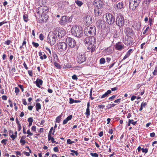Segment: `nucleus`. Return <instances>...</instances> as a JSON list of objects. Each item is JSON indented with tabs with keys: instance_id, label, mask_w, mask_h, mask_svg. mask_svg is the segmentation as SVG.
<instances>
[{
	"instance_id": "1",
	"label": "nucleus",
	"mask_w": 157,
	"mask_h": 157,
	"mask_svg": "<svg viewBox=\"0 0 157 157\" xmlns=\"http://www.w3.org/2000/svg\"><path fill=\"white\" fill-rule=\"evenodd\" d=\"M72 34L77 37H80L83 34V29L79 25H73L71 29Z\"/></svg>"
},
{
	"instance_id": "2",
	"label": "nucleus",
	"mask_w": 157,
	"mask_h": 157,
	"mask_svg": "<svg viewBox=\"0 0 157 157\" xmlns=\"http://www.w3.org/2000/svg\"><path fill=\"white\" fill-rule=\"evenodd\" d=\"M84 31L87 36L95 35L96 32L95 27L92 25L88 26L85 28Z\"/></svg>"
},
{
	"instance_id": "3",
	"label": "nucleus",
	"mask_w": 157,
	"mask_h": 157,
	"mask_svg": "<svg viewBox=\"0 0 157 157\" xmlns=\"http://www.w3.org/2000/svg\"><path fill=\"white\" fill-rule=\"evenodd\" d=\"M48 42L51 45H53L56 43L57 36L53 32H50L48 36Z\"/></svg>"
},
{
	"instance_id": "4",
	"label": "nucleus",
	"mask_w": 157,
	"mask_h": 157,
	"mask_svg": "<svg viewBox=\"0 0 157 157\" xmlns=\"http://www.w3.org/2000/svg\"><path fill=\"white\" fill-rule=\"evenodd\" d=\"M57 38H61L63 37L65 34V31L64 29L59 28H57L53 32Z\"/></svg>"
},
{
	"instance_id": "5",
	"label": "nucleus",
	"mask_w": 157,
	"mask_h": 157,
	"mask_svg": "<svg viewBox=\"0 0 157 157\" xmlns=\"http://www.w3.org/2000/svg\"><path fill=\"white\" fill-rule=\"evenodd\" d=\"M141 0H130L129 8L132 10H135L140 3Z\"/></svg>"
},
{
	"instance_id": "6",
	"label": "nucleus",
	"mask_w": 157,
	"mask_h": 157,
	"mask_svg": "<svg viewBox=\"0 0 157 157\" xmlns=\"http://www.w3.org/2000/svg\"><path fill=\"white\" fill-rule=\"evenodd\" d=\"M106 21L108 24L110 25L113 24L115 21L114 16L111 13H107L105 14Z\"/></svg>"
},
{
	"instance_id": "7",
	"label": "nucleus",
	"mask_w": 157,
	"mask_h": 157,
	"mask_svg": "<svg viewBox=\"0 0 157 157\" xmlns=\"http://www.w3.org/2000/svg\"><path fill=\"white\" fill-rule=\"evenodd\" d=\"M48 12V8L46 6H43L38 8L37 13L42 17L44 15Z\"/></svg>"
},
{
	"instance_id": "8",
	"label": "nucleus",
	"mask_w": 157,
	"mask_h": 157,
	"mask_svg": "<svg viewBox=\"0 0 157 157\" xmlns=\"http://www.w3.org/2000/svg\"><path fill=\"white\" fill-rule=\"evenodd\" d=\"M116 23L119 27H122L124 24V19L123 17L121 15L118 16L116 18Z\"/></svg>"
},
{
	"instance_id": "9",
	"label": "nucleus",
	"mask_w": 157,
	"mask_h": 157,
	"mask_svg": "<svg viewBox=\"0 0 157 157\" xmlns=\"http://www.w3.org/2000/svg\"><path fill=\"white\" fill-rule=\"evenodd\" d=\"M124 44L128 46H131L132 44L133 39L130 36H126L123 40Z\"/></svg>"
},
{
	"instance_id": "10",
	"label": "nucleus",
	"mask_w": 157,
	"mask_h": 157,
	"mask_svg": "<svg viewBox=\"0 0 157 157\" xmlns=\"http://www.w3.org/2000/svg\"><path fill=\"white\" fill-rule=\"evenodd\" d=\"M66 41L68 46L71 48H73L75 46L76 42L73 38L69 37H67Z\"/></svg>"
},
{
	"instance_id": "11",
	"label": "nucleus",
	"mask_w": 157,
	"mask_h": 157,
	"mask_svg": "<svg viewBox=\"0 0 157 157\" xmlns=\"http://www.w3.org/2000/svg\"><path fill=\"white\" fill-rule=\"evenodd\" d=\"M84 42L86 44H95V39L93 36L87 37L85 38Z\"/></svg>"
},
{
	"instance_id": "12",
	"label": "nucleus",
	"mask_w": 157,
	"mask_h": 157,
	"mask_svg": "<svg viewBox=\"0 0 157 157\" xmlns=\"http://www.w3.org/2000/svg\"><path fill=\"white\" fill-rule=\"evenodd\" d=\"M86 59V57L85 55L82 53H80L77 56V62L79 63H81L84 62Z\"/></svg>"
},
{
	"instance_id": "13",
	"label": "nucleus",
	"mask_w": 157,
	"mask_h": 157,
	"mask_svg": "<svg viewBox=\"0 0 157 157\" xmlns=\"http://www.w3.org/2000/svg\"><path fill=\"white\" fill-rule=\"evenodd\" d=\"M103 2L101 0H95L93 2V5L97 8L101 9L103 7Z\"/></svg>"
},
{
	"instance_id": "14",
	"label": "nucleus",
	"mask_w": 157,
	"mask_h": 157,
	"mask_svg": "<svg viewBox=\"0 0 157 157\" xmlns=\"http://www.w3.org/2000/svg\"><path fill=\"white\" fill-rule=\"evenodd\" d=\"M59 22L61 25H65L69 23V19L66 16H63L61 18L60 21Z\"/></svg>"
},
{
	"instance_id": "15",
	"label": "nucleus",
	"mask_w": 157,
	"mask_h": 157,
	"mask_svg": "<svg viewBox=\"0 0 157 157\" xmlns=\"http://www.w3.org/2000/svg\"><path fill=\"white\" fill-rule=\"evenodd\" d=\"M67 45L65 42H60L58 44V48L61 52H63L66 50Z\"/></svg>"
},
{
	"instance_id": "16",
	"label": "nucleus",
	"mask_w": 157,
	"mask_h": 157,
	"mask_svg": "<svg viewBox=\"0 0 157 157\" xmlns=\"http://www.w3.org/2000/svg\"><path fill=\"white\" fill-rule=\"evenodd\" d=\"M115 48L117 50L121 51L124 48V45L121 42H118L115 45Z\"/></svg>"
},
{
	"instance_id": "17",
	"label": "nucleus",
	"mask_w": 157,
	"mask_h": 157,
	"mask_svg": "<svg viewBox=\"0 0 157 157\" xmlns=\"http://www.w3.org/2000/svg\"><path fill=\"white\" fill-rule=\"evenodd\" d=\"M92 20L93 19L91 16L87 15L86 17L85 21L87 25L91 24L92 23Z\"/></svg>"
},
{
	"instance_id": "18",
	"label": "nucleus",
	"mask_w": 157,
	"mask_h": 157,
	"mask_svg": "<svg viewBox=\"0 0 157 157\" xmlns=\"http://www.w3.org/2000/svg\"><path fill=\"white\" fill-rule=\"evenodd\" d=\"M125 33L126 34V36H130L133 34V30L132 29L129 27H127L125 29Z\"/></svg>"
},
{
	"instance_id": "19",
	"label": "nucleus",
	"mask_w": 157,
	"mask_h": 157,
	"mask_svg": "<svg viewBox=\"0 0 157 157\" xmlns=\"http://www.w3.org/2000/svg\"><path fill=\"white\" fill-rule=\"evenodd\" d=\"M94 13L96 16H98L102 13V11L100 9L95 8L94 10Z\"/></svg>"
},
{
	"instance_id": "20",
	"label": "nucleus",
	"mask_w": 157,
	"mask_h": 157,
	"mask_svg": "<svg viewBox=\"0 0 157 157\" xmlns=\"http://www.w3.org/2000/svg\"><path fill=\"white\" fill-rule=\"evenodd\" d=\"M94 44H89L88 47V49L91 52H93L95 50V46L94 45Z\"/></svg>"
},
{
	"instance_id": "21",
	"label": "nucleus",
	"mask_w": 157,
	"mask_h": 157,
	"mask_svg": "<svg viewBox=\"0 0 157 157\" xmlns=\"http://www.w3.org/2000/svg\"><path fill=\"white\" fill-rule=\"evenodd\" d=\"M35 82L36 86L39 88L40 87V85H42L43 83L42 80L39 78H37Z\"/></svg>"
},
{
	"instance_id": "22",
	"label": "nucleus",
	"mask_w": 157,
	"mask_h": 157,
	"mask_svg": "<svg viewBox=\"0 0 157 157\" xmlns=\"http://www.w3.org/2000/svg\"><path fill=\"white\" fill-rule=\"evenodd\" d=\"M72 115H71L68 116L66 119L64 120L63 121V124H65L67 123L68 121L72 119Z\"/></svg>"
},
{
	"instance_id": "23",
	"label": "nucleus",
	"mask_w": 157,
	"mask_h": 157,
	"mask_svg": "<svg viewBox=\"0 0 157 157\" xmlns=\"http://www.w3.org/2000/svg\"><path fill=\"white\" fill-rule=\"evenodd\" d=\"M124 4L121 2H119L116 5V7L118 10H121L123 8Z\"/></svg>"
},
{
	"instance_id": "24",
	"label": "nucleus",
	"mask_w": 157,
	"mask_h": 157,
	"mask_svg": "<svg viewBox=\"0 0 157 157\" xmlns=\"http://www.w3.org/2000/svg\"><path fill=\"white\" fill-rule=\"evenodd\" d=\"M112 92L110 90H108L104 94H103L101 97V98H103L106 97L109 94L111 93Z\"/></svg>"
},
{
	"instance_id": "25",
	"label": "nucleus",
	"mask_w": 157,
	"mask_h": 157,
	"mask_svg": "<svg viewBox=\"0 0 157 157\" xmlns=\"http://www.w3.org/2000/svg\"><path fill=\"white\" fill-rule=\"evenodd\" d=\"M69 100H70L69 103L70 104H72L74 102L78 103V102H81V101L80 100H75L71 98H70Z\"/></svg>"
},
{
	"instance_id": "26",
	"label": "nucleus",
	"mask_w": 157,
	"mask_h": 157,
	"mask_svg": "<svg viewBox=\"0 0 157 157\" xmlns=\"http://www.w3.org/2000/svg\"><path fill=\"white\" fill-rule=\"evenodd\" d=\"M75 3L78 6L81 7L83 4L82 2L78 0H76L75 1Z\"/></svg>"
},
{
	"instance_id": "27",
	"label": "nucleus",
	"mask_w": 157,
	"mask_h": 157,
	"mask_svg": "<svg viewBox=\"0 0 157 157\" xmlns=\"http://www.w3.org/2000/svg\"><path fill=\"white\" fill-rule=\"evenodd\" d=\"M9 135L13 140H14L17 137V136L13 134V132L12 131H10Z\"/></svg>"
},
{
	"instance_id": "28",
	"label": "nucleus",
	"mask_w": 157,
	"mask_h": 157,
	"mask_svg": "<svg viewBox=\"0 0 157 157\" xmlns=\"http://www.w3.org/2000/svg\"><path fill=\"white\" fill-rule=\"evenodd\" d=\"M48 140H51L52 143H54L56 142V141L54 140V138L52 137L51 135H48Z\"/></svg>"
},
{
	"instance_id": "29",
	"label": "nucleus",
	"mask_w": 157,
	"mask_h": 157,
	"mask_svg": "<svg viewBox=\"0 0 157 157\" xmlns=\"http://www.w3.org/2000/svg\"><path fill=\"white\" fill-rule=\"evenodd\" d=\"M36 110L37 111H38L39 109H40L41 108V106L40 104L39 103H36Z\"/></svg>"
},
{
	"instance_id": "30",
	"label": "nucleus",
	"mask_w": 157,
	"mask_h": 157,
	"mask_svg": "<svg viewBox=\"0 0 157 157\" xmlns=\"http://www.w3.org/2000/svg\"><path fill=\"white\" fill-rule=\"evenodd\" d=\"M86 115V117H88L90 115V108H87L86 109V112L85 113Z\"/></svg>"
},
{
	"instance_id": "31",
	"label": "nucleus",
	"mask_w": 157,
	"mask_h": 157,
	"mask_svg": "<svg viewBox=\"0 0 157 157\" xmlns=\"http://www.w3.org/2000/svg\"><path fill=\"white\" fill-rule=\"evenodd\" d=\"M28 16L27 14H24L23 16V19L24 21L26 22H27L28 20Z\"/></svg>"
},
{
	"instance_id": "32",
	"label": "nucleus",
	"mask_w": 157,
	"mask_h": 157,
	"mask_svg": "<svg viewBox=\"0 0 157 157\" xmlns=\"http://www.w3.org/2000/svg\"><path fill=\"white\" fill-rule=\"evenodd\" d=\"M71 151L74 153H71V154L72 155H74V153L75 154L76 156H77L78 155V153L77 151H75V150H71Z\"/></svg>"
},
{
	"instance_id": "33",
	"label": "nucleus",
	"mask_w": 157,
	"mask_h": 157,
	"mask_svg": "<svg viewBox=\"0 0 157 157\" xmlns=\"http://www.w3.org/2000/svg\"><path fill=\"white\" fill-rule=\"evenodd\" d=\"M116 104H109L107 106V109H109L111 108L112 107H114L115 105Z\"/></svg>"
},
{
	"instance_id": "34",
	"label": "nucleus",
	"mask_w": 157,
	"mask_h": 157,
	"mask_svg": "<svg viewBox=\"0 0 157 157\" xmlns=\"http://www.w3.org/2000/svg\"><path fill=\"white\" fill-rule=\"evenodd\" d=\"M105 59L103 58H101L100 60V63L101 64H104L105 62Z\"/></svg>"
},
{
	"instance_id": "35",
	"label": "nucleus",
	"mask_w": 157,
	"mask_h": 157,
	"mask_svg": "<svg viewBox=\"0 0 157 157\" xmlns=\"http://www.w3.org/2000/svg\"><path fill=\"white\" fill-rule=\"evenodd\" d=\"M90 154L91 156L93 157H98V154L96 153H90Z\"/></svg>"
},
{
	"instance_id": "36",
	"label": "nucleus",
	"mask_w": 157,
	"mask_h": 157,
	"mask_svg": "<svg viewBox=\"0 0 157 157\" xmlns=\"http://www.w3.org/2000/svg\"><path fill=\"white\" fill-rule=\"evenodd\" d=\"M61 118V116H59L58 117H57L56 118V121L57 122L59 123L60 121Z\"/></svg>"
},
{
	"instance_id": "37",
	"label": "nucleus",
	"mask_w": 157,
	"mask_h": 157,
	"mask_svg": "<svg viewBox=\"0 0 157 157\" xmlns=\"http://www.w3.org/2000/svg\"><path fill=\"white\" fill-rule=\"evenodd\" d=\"M54 65L58 68H60L61 67L60 65L56 62H54Z\"/></svg>"
},
{
	"instance_id": "38",
	"label": "nucleus",
	"mask_w": 157,
	"mask_h": 157,
	"mask_svg": "<svg viewBox=\"0 0 157 157\" xmlns=\"http://www.w3.org/2000/svg\"><path fill=\"white\" fill-rule=\"evenodd\" d=\"M74 143L73 141H71L70 139H68L67 140V143L68 144H71Z\"/></svg>"
},
{
	"instance_id": "39",
	"label": "nucleus",
	"mask_w": 157,
	"mask_h": 157,
	"mask_svg": "<svg viewBox=\"0 0 157 157\" xmlns=\"http://www.w3.org/2000/svg\"><path fill=\"white\" fill-rule=\"evenodd\" d=\"M133 50L132 49H130L127 52L126 54L129 56L131 54Z\"/></svg>"
},
{
	"instance_id": "40",
	"label": "nucleus",
	"mask_w": 157,
	"mask_h": 157,
	"mask_svg": "<svg viewBox=\"0 0 157 157\" xmlns=\"http://www.w3.org/2000/svg\"><path fill=\"white\" fill-rule=\"evenodd\" d=\"M32 44L33 46L35 47L36 48H37L39 46V44L37 43H35L34 42H32Z\"/></svg>"
},
{
	"instance_id": "41",
	"label": "nucleus",
	"mask_w": 157,
	"mask_h": 157,
	"mask_svg": "<svg viewBox=\"0 0 157 157\" xmlns=\"http://www.w3.org/2000/svg\"><path fill=\"white\" fill-rule=\"evenodd\" d=\"M15 92L16 93V94L17 95V94L19 92L20 90L17 87H16L15 88Z\"/></svg>"
},
{
	"instance_id": "42",
	"label": "nucleus",
	"mask_w": 157,
	"mask_h": 157,
	"mask_svg": "<svg viewBox=\"0 0 157 157\" xmlns=\"http://www.w3.org/2000/svg\"><path fill=\"white\" fill-rule=\"evenodd\" d=\"M141 150L143 152H145V153H147L148 152V149L147 148L144 149V148H142Z\"/></svg>"
},
{
	"instance_id": "43",
	"label": "nucleus",
	"mask_w": 157,
	"mask_h": 157,
	"mask_svg": "<svg viewBox=\"0 0 157 157\" xmlns=\"http://www.w3.org/2000/svg\"><path fill=\"white\" fill-rule=\"evenodd\" d=\"M44 36L42 34H40L39 36L40 39V40H42L44 39Z\"/></svg>"
},
{
	"instance_id": "44",
	"label": "nucleus",
	"mask_w": 157,
	"mask_h": 157,
	"mask_svg": "<svg viewBox=\"0 0 157 157\" xmlns=\"http://www.w3.org/2000/svg\"><path fill=\"white\" fill-rule=\"evenodd\" d=\"M47 58V56L46 55L44 54L43 55V56H41L40 57V59H45Z\"/></svg>"
},
{
	"instance_id": "45",
	"label": "nucleus",
	"mask_w": 157,
	"mask_h": 157,
	"mask_svg": "<svg viewBox=\"0 0 157 157\" xmlns=\"http://www.w3.org/2000/svg\"><path fill=\"white\" fill-rule=\"evenodd\" d=\"M28 121L29 123H32L33 121V119L32 117H30L28 118Z\"/></svg>"
},
{
	"instance_id": "46",
	"label": "nucleus",
	"mask_w": 157,
	"mask_h": 157,
	"mask_svg": "<svg viewBox=\"0 0 157 157\" xmlns=\"http://www.w3.org/2000/svg\"><path fill=\"white\" fill-rule=\"evenodd\" d=\"M157 67H155V69L154 71V72H153V74L154 75H156L157 74Z\"/></svg>"
},
{
	"instance_id": "47",
	"label": "nucleus",
	"mask_w": 157,
	"mask_h": 157,
	"mask_svg": "<svg viewBox=\"0 0 157 157\" xmlns=\"http://www.w3.org/2000/svg\"><path fill=\"white\" fill-rule=\"evenodd\" d=\"M20 143H21L22 144V145H24L26 143V141L25 140H20Z\"/></svg>"
},
{
	"instance_id": "48",
	"label": "nucleus",
	"mask_w": 157,
	"mask_h": 157,
	"mask_svg": "<svg viewBox=\"0 0 157 157\" xmlns=\"http://www.w3.org/2000/svg\"><path fill=\"white\" fill-rule=\"evenodd\" d=\"M98 107L99 109H103L105 108V105H98Z\"/></svg>"
},
{
	"instance_id": "49",
	"label": "nucleus",
	"mask_w": 157,
	"mask_h": 157,
	"mask_svg": "<svg viewBox=\"0 0 157 157\" xmlns=\"http://www.w3.org/2000/svg\"><path fill=\"white\" fill-rule=\"evenodd\" d=\"M136 24L137 25V29H139L140 28L141 26L140 23L139 22H138L136 23Z\"/></svg>"
},
{
	"instance_id": "50",
	"label": "nucleus",
	"mask_w": 157,
	"mask_h": 157,
	"mask_svg": "<svg viewBox=\"0 0 157 157\" xmlns=\"http://www.w3.org/2000/svg\"><path fill=\"white\" fill-rule=\"evenodd\" d=\"M27 133L28 134V135L30 136H32V135H33V134L31 132L29 129L28 130H27ZM27 136H29V135H28Z\"/></svg>"
},
{
	"instance_id": "51",
	"label": "nucleus",
	"mask_w": 157,
	"mask_h": 157,
	"mask_svg": "<svg viewBox=\"0 0 157 157\" xmlns=\"http://www.w3.org/2000/svg\"><path fill=\"white\" fill-rule=\"evenodd\" d=\"M7 140L6 139H3L1 141V143L2 144H3L4 145H6V142L7 141Z\"/></svg>"
},
{
	"instance_id": "52",
	"label": "nucleus",
	"mask_w": 157,
	"mask_h": 157,
	"mask_svg": "<svg viewBox=\"0 0 157 157\" xmlns=\"http://www.w3.org/2000/svg\"><path fill=\"white\" fill-rule=\"evenodd\" d=\"M72 78L74 80H77L78 79V78L76 75H74L72 76Z\"/></svg>"
},
{
	"instance_id": "53",
	"label": "nucleus",
	"mask_w": 157,
	"mask_h": 157,
	"mask_svg": "<svg viewBox=\"0 0 157 157\" xmlns=\"http://www.w3.org/2000/svg\"><path fill=\"white\" fill-rule=\"evenodd\" d=\"M11 43V41L10 40H8L5 42V44H6L7 45H9Z\"/></svg>"
},
{
	"instance_id": "54",
	"label": "nucleus",
	"mask_w": 157,
	"mask_h": 157,
	"mask_svg": "<svg viewBox=\"0 0 157 157\" xmlns=\"http://www.w3.org/2000/svg\"><path fill=\"white\" fill-rule=\"evenodd\" d=\"M53 150L55 152H57L59 151V149L57 147H55L53 148Z\"/></svg>"
},
{
	"instance_id": "55",
	"label": "nucleus",
	"mask_w": 157,
	"mask_h": 157,
	"mask_svg": "<svg viewBox=\"0 0 157 157\" xmlns=\"http://www.w3.org/2000/svg\"><path fill=\"white\" fill-rule=\"evenodd\" d=\"M23 65L24 67L26 69V70H28V67H27V65L26 64L25 62H24V63H23Z\"/></svg>"
},
{
	"instance_id": "56",
	"label": "nucleus",
	"mask_w": 157,
	"mask_h": 157,
	"mask_svg": "<svg viewBox=\"0 0 157 157\" xmlns=\"http://www.w3.org/2000/svg\"><path fill=\"white\" fill-rule=\"evenodd\" d=\"M32 129L34 132L36 131V127L35 126H33L32 127Z\"/></svg>"
},
{
	"instance_id": "57",
	"label": "nucleus",
	"mask_w": 157,
	"mask_h": 157,
	"mask_svg": "<svg viewBox=\"0 0 157 157\" xmlns=\"http://www.w3.org/2000/svg\"><path fill=\"white\" fill-rule=\"evenodd\" d=\"M53 127H52L51 128V129L50 130V131L49 132L48 135H51L52 134V131L53 130Z\"/></svg>"
},
{
	"instance_id": "58",
	"label": "nucleus",
	"mask_w": 157,
	"mask_h": 157,
	"mask_svg": "<svg viewBox=\"0 0 157 157\" xmlns=\"http://www.w3.org/2000/svg\"><path fill=\"white\" fill-rule=\"evenodd\" d=\"M18 86L21 89L22 91L23 92L24 91V89L23 86L21 85H19Z\"/></svg>"
},
{
	"instance_id": "59",
	"label": "nucleus",
	"mask_w": 157,
	"mask_h": 157,
	"mask_svg": "<svg viewBox=\"0 0 157 157\" xmlns=\"http://www.w3.org/2000/svg\"><path fill=\"white\" fill-rule=\"evenodd\" d=\"M28 73L30 76H32L33 71H30V70L28 71Z\"/></svg>"
},
{
	"instance_id": "60",
	"label": "nucleus",
	"mask_w": 157,
	"mask_h": 157,
	"mask_svg": "<svg viewBox=\"0 0 157 157\" xmlns=\"http://www.w3.org/2000/svg\"><path fill=\"white\" fill-rule=\"evenodd\" d=\"M23 153L25 155L27 156H29L30 155V154L29 152H27L26 151L23 152Z\"/></svg>"
},
{
	"instance_id": "61",
	"label": "nucleus",
	"mask_w": 157,
	"mask_h": 157,
	"mask_svg": "<svg viewBox=\"0 0 157 157\" xmlns=\"http://www.w3.org/2000/svg\"><path fill=\"white\" fill-rule=\"evenodd\" d=\"M76 53H77V52H75V51H73L71 52V55L72 56H74Z\"/></svg>"
},
{
	"instance_id": "62",
	"label": "nucleus",
	"mask_w": 157,
	"mask_h": 157,
	"mask_svg": "<svg viewBox=\"0 0 157 157\" xmlns=\"http://www.w3.org/2000/svg\"><path fill=\"white\" fill-rule=\"evenodd\" d=\"M121 100V99L119 98V99H117L115 100L114 102L115 103H119V102H120Z\"/></svg>"
},
{
	"instance_id": "63",
	"label": "nucleus",
	"mask_w": 157,
	"mask_h": 157,
	"mask_svg": "<svg viewBox=\"0 0 157 157\" xmlns=\"http://www.w3.org/2000/svg\"><path fill=\"white\" fill-rule=\"evenodd\" d=\"M155 134L154 132H152L150 134V136L152 137H155Z\"/></svg>"
},
{
	"instance_id": "64",
	"label": "nucleus",
	"mask_w": 157,
	"mask_h": 157,
	"mask_svg": "<svg viewBox=\"0 0 157 157\" xmlns=\"http://www.w3.org/2000/svg\"><path fill=\"white\" fill-rule=\"evenodd\" d=\"M2 99L4 100H7V97L5 95L2 96Z\"/></svg>"
}]
</instances>
